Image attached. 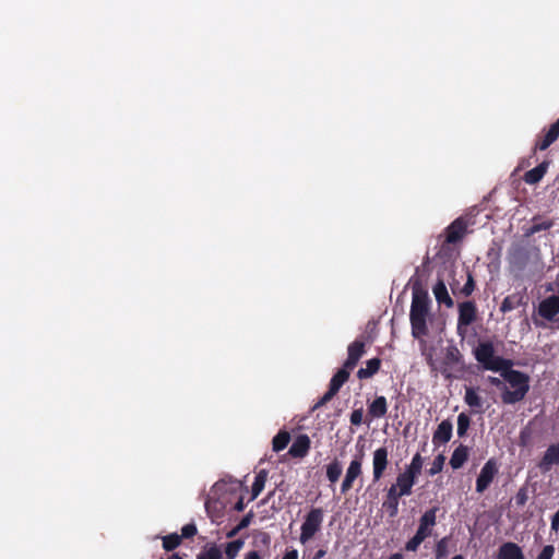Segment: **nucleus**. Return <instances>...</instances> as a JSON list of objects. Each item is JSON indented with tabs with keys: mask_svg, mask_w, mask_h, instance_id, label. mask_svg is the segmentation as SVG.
Masks as SVG:
<instances>
[{
	"mask_svg": "<svg viewBox=\"0 0 559 559\" xmlns=\"http://www.w3.org/2000/svg\"><path fill=\"white\" fill-rule=\"evenodd\" d=\"M241 530H238V526H235L231 531H229L227 533V537L228 538H231L234 536H236Z\"/></svg>",
	"mask_w": 559,
	"mask_h": 559,
	"instance_id": "54",
	"label": "nucleus"
},
{
	"mask_svg": "<svg viewBox=\"0 0 559 559\" xmlns=\"http://www.w3.org/2000/svg\"><path fill=\"white\" fill-rule=\"evenodd\" d=\"M489 382L497 386V388H502L503 391L507 389V386L503 384V382L499 379V378H496V377H489L488 378Z\"/></svg>",
	"mask_w": 559,
	"mask_h": 559,
	"instance_id": "49",
	"label": "nucleus"
},
{
	"mask_svg": "<svg viewBox=\"0 0 559 559\" xmlns=\"http://www.w3.org/2000/svg\"><path fill=\"white\" fill-rule=\"evenodd\" d=\"M444 462H445V456L443 454L437 455L431 464V467L428 471V474L430 476H433V475L440 473L443 468Z\"/></svg>",
	"mask_w": 559,
	"mask_h": 559,
	"instance_id": "37",
	"label": "nucleus"
},
{
	"mask_svg": "<svg viewBox=\"0 0 559 559\" xmlns=\"http://www.w3.org/2000/svg\"><path fill=\"white\" fill-rule=\"evenodd\" d=\"M283 559H298V552H297V550H295V549H294V550L287 551V552L284 555Z\"/></svg>",
	"mask_w": 559,
	"mask_h": 559,
	"instance_id": "52",
	"label": "nucleus"
},
{
	"mask_svg": "<svg viewBox=\"0 0 559 559\" xmlns=\"http://www.w3.org/2000/svg\"><path fill=\"white\" fill-rule=\"evenodd\" d=\"M198 559H222V552L217 547H211L205 554L199 555Z\"/></svg>",
	"mask_w": 559,
	"mask_h": 559,
	"instance_id": "39",
	"label": "nucleus"
},
{
	"mask_svg": "<svg viewBox=\"0 0 559 559\" xmlns=\"http://www.w3.org/2000/svg\"><path fill=\"white\" fill-rule=\"evenodd\" d=\"M559 463V442L548 447L543 459L538 463V467L543 473L551 469V466Z\"/></svg>",
	"mask_w": 559,
	"mask_h": 559,
	"instance_id": "10",
	"label": "nucleus"
},
{
	"mask_svg": "<svg viewBox=\"0 0 559 559\" xmlns=\"http://www.w3.org/2000/svg\"><path fill=\"white\" fill-rule=\"evenodd\" d=\"M361 459L362 454L350 462L341 487L343 493L352 488L354 480L361 474Z\"/></svg>",
	"mask_w": 559,
	"mask_h": 559,
	"instance_id": "8",
	"label": "nucleus"
},
{
	"mask_svg": "<svg viewBox=\"0 0 559 559\" xmlns=\"http://www.w3.org/2000/svg\"><path fill=\"white\" fill-rule=\"evenodd\" d=\"M551 530L555 532L559 531V510L552 515Z\"/></svg>",
	"mask_w": 559,
	"mask_h": 559,
	"instance_id": "48",
	"label": "nucleus"
},
{
	"mask_svg": "<svg viewBox=\"0 0 559 559\" xmlns=\"http://www.w3.org/2000/svg\"><path fill=\"white\" fill-rule=\"evenodd\" d=\"M369 413L373 417H382L386 413V400L384 396L377 397L369 406Z\"/></svg>",
	"mask_w": 559,
	"mask_h": 559,
	"instance_id": "25",
	"label": "nucleus"
},
{
	"mask_svg": "<svg viewBox=\"0 0 559 559\" xmlns=\"http://www.w3.org/2000/svg\"><path fill=\"white\" fill-rule=\"evenodd\" d=\"M530 439H531V430L528 428L523 429L520 433V444L523 447L527 445Z\"/></svg>",
	"mask_w": 559,
	"mask_h": 559,
	"instance_id": "47",
	"label": "nucleus"
},
{
	"mask_svg": "<svg viewBox=\"0 0 559 559\" xmlns=\"http://www.w3.org/2000/svg\"><path fill=\"white\" fill-rule=\"evenodd\" d=\"M436 300L439 304H444L448 308H452L454 302L451 296L448 293L447 286L442 278H439L436 285L432 288Z\"/></svg>",
	"mask_w": 559,
	"mask_h": 559,
	"instance_id": "16",
	"label": "nucleus"
},
{
	"mask_svg": "<svg viewBox=\"0 0 559 559\" xmlns=\"http://www.w3.org/2000/svg\"><path fill=\"white\" fill-rule=\"evenodd\" d=\"M415 479H416L415 477L407 474L406 472L401 473L396 478V484L394 485V486H396V490H397L399 495H402V496L411 495L412 487L415 484Z\"/></svg>",
	"mask_w": 559,
	"mask_h": 559,
	"instance_id": "18",
	"label": "nucleus"
},
{
	"mask_svg": "<svg viewBox=\"0 0 559 559\" xmlns=\"http://www.w3.org/2000/svg\"><path fill=\"white\" fill-rule=\"evenodd\" d=\"M242 546L243 542L241 539L228 543L225 549L226 557L228 559H235Z\"/></svg>",
	"mask_w": 559,
	"mask_h": 559,
	"instance_id": "32",
	"label": "nucleus"
},
{
	"mask_svg": "<svg viewBox=\"0 0 559 559\" xmlns=\"http://www.w3.org/2000/svg\"><path fill=\"white\" fill-rule=\"evenodd\" d=\"M349 373L350 370L345 367L341 368L331 379L329 389L336 394L341 386L348 380Z\"/></svg>",
	"mask_w": 559,
	"mask_h": 559,
	"instance_id": "23",
	"label": "nucleus"
},
{
	"mask_svg": "<svg viewBox=\"0 0 559 559\" xmlns=\"http://www.w3.org/2000/svg\"><path fill=\"white\" fill-rule=\"evenodd\" d=\"M253 519V513L252 512H249L248 514H246L241 521L238 523V530H243L246 527H248L251 523Z\"/></svg>",
	"mask_w": 559,
	"mask_h": 559,
	"instance_id": "46",
	"label": "nucleus"
},
{
	"mask_svg": "<svg viewBox=\"0 0 559 559\" xmlns=\"http://www.w3.org/2000/svg\"><path fill=\"white\" fill-rule=\"evenodd\" d=\"M325 554H326V551H325V550L320 549V550H318V551L316 552V555H314L313 559H321V558H323V557L325 556Z\"/></svg>",
	"mask_w": 559,
	"mask_h": 559,
	"instance_id": "56",
	"label": "nucleus"
},
{
	"mask_svg": "<svg viewBox=\"0 0 559 559\" xmlns=\"http://www.w3.org/2000/svg\"><path fill=\"white\" fill-rule=\"evenodd\" d=\"M442 373H443V374L445 376V378H448V379L451 377V374H450V373H447V370H443V371H442Z\"/></svg>",
	"mask_w": 559,
	"mask_h": 559,
	"instance_id": "60",
	"label": "nucleus"
},
{
	"mask_svg": "<svg viewBox=\"0 0 559 559\" xmlns=\"http://www.w3.org/2000/svg\"><path fill=\"white\" fill-rule=\"evenodd\" d=\"M475 358L487 370L500 371L501 377L512 386L513 391L508 388L502 392L501 399L506 404H515L524 399L528 392L530 378L527 374L511 369L512 360L495 356L492 343L483 342L474 350Z\"/></svg>",
	"mask_w": 559,
	"mask_h": 559,
	"instance_id": "1",
	"label": "nucleus"
},
{
	"mask_svg": "<svg viewBox=\"0 0 559 559\" xmlns=\"http://www.w3.org/2000/svg\"><path fill=\"white\" fill-rule=\"evenodd\" d=\"M452 559H464V557H463V556H461V555H456V556H454Z\"/></svg>",
	"mask_w": 559,
	"mask_h": 559,
	"instance_id": "61",
	"label": "nucleus"
},
{
	"mask_svg": "<svg viewBox=\"0 0 559 559\" xmlns=\"http://www.w3.org/2000/svg\"><path fill=\"white\" fill-rule=\"evenodd\" d=\"M497 473L498 467L496 462L493 460L487 461L477 477L476 491L479 493L484 492L489 487Z\"/></svg>",
	"mask_w": 559,
	"mask_h": 559,
	"instance_id": "6",
	"label": "nucleus"
},
{
	"mask_svg": "<svg viewBox=\"0 0 559 559\" xmlns=\"http://www.w3.org/2000/svg\"><path fill=\"white\" fill-rule=\"evenodd\" d=\"M497 559H524V555L516 544L509 542L500 546Z\"/></svg>",
	"mask_w": 559,
	"mask_h": 559,
	"instance_id": "14",
	"label": "nucleus"
},
{
	"mask_svg": "<svg viewBox=\"0 0 559 559\" xmlns=\"http://www.w3.org/2000/svg\"><path fill=\"white\" fill-rule=\"evenodd\" d=\"M418 532H421L424 534H426V536H430L431 535V532H432V527L428 526V525H425V524H421L419 523V526H418Z\"/></svg>",
	"mask_w": 559,
	"mask_h": 559,
	"instance_id": "51",
	"label": "nucleus"
},
{
	"mask_svg": "<svg viewBox=\"0 0 559 559\" xmlns=\"http://www.w3.org/2000/svg\"><path fill=\"white\" fill-rule=\"evenodd\" d=\"M389 461H388V450L386 448L382 447L377 449L373 452V459H372V467H373V480L378 481L382 476L388 467Z\"/></svg>",
	"mask_w": 559,
	"mask_h": 559,
	"instance_id": "7",
	"label": "nucleus"
},
{
	"mask_svg": "<svg viewBox=\"0 0 559 559\" xmlns=\"http://www.w3.org/2000/svg\"><path fill=\"white\" fill-rule=\"evenodd\" d=\"M555 552V548L551 545H547L543 548L536 559H551Z\"/></svg>",
	"mask_w": 559,
	"mask_h": 559,
	"instance_id": "43",
	"label": "nucleus"
},
{
	"mask_svg": "<svg viewBox=\"0 0 559 559\" xmlns=\"http://www.w3.org/2000/svg\"><path fill=\"white\" fill-rule=\"evenodd\" d=\"M421 467L423 459L419 453H416L405 472L416 478V476L420 474Z\"/></svg>",
	"mask_w": 559,
	"mask_h": 559,
	"instance_id": "31",
	"label": "nucleus"
},
{
	"mask_svg": "<svg viewBox=\"0 0 559 559\" xmlns=\"http://www.w3.org/2000/svg\"><path fill=\"white\" fill-rule=\"evenodd\" d=\"M521 305H523V298L521 296H516V295L508 296L503 299V301L500 306V311L504 313V312L513 310L514 308H516Z\"/></svg>",
	"mask_w": 559,
	"mask_h": 559,
	"instance_id": "27",
	"label": "nucleus"
},
{
	"mask_svg": "<svg viewBox=\"0 0 559 559\" xmlns=\"http://www.w3.org/2000/svg\"><path fill=\"white\" fill-rule=\"evenodd\" d=\"M336 394L333 393L330 389L328 392L324 393V395L313 405L312 409H317L323 405H325L328 402H330Z\"/></svg>",
	"mask_w": 559,
	"mask_h": 559,
	"instance_id": "41",
	"label": "nucleus"
},
{
	"mask_svg": "<svg viewBox=\"0 0 559 559\" xmlns=\"http://www.w3.org/2000/svg\"><path fill=\"white\" fill-rule=\"evenodd\" d=\"M365 353V344L360 341H355L348 346V357L344 362L343 367L348 370H353L357 365L358 360Z\"/></svg>",
	"mask_w": 559,
	"mask_h": 559,
	"instance_id": "11",
	"label": "nucleus"
},
{
	"mask_svg": "<svg viewBox=\"0 0 559 559\" xmlns=\"http://www.w3.org/2000/svg\"><path fill=\"white\" fill-rule=\"evenodd\" d=\"M549 160H544L535 168L528 170L524 175V181L528 185H536L538 183L545 174L547 173V169L549 167Z\"/></svg>",
	"mask_w": 559,
	"mask_h": 559,
	"instance_id": "15",
	"label": "nucleus"
},
{
	"mask_svg": "<svg viewBox=\"0 0 559 559\" xmlns=\"http://www.w3.org/2000/svg\"><path fill=\"white\" fill-rule=\"evenodd\" d=\"M246 559H261L260 555L258 551H250L248 555H247V558Z\"/></svg>",
	"mask_w": 559,
	"mask_h": 559,
	"instance_id": "55",
	"label": "nucleus"
},
{
	"mask_svg": "<svg viewBox=\"0 0 559 559\" xmlns=\"http://www.w3.org/2000/svg\"><path fill=\"white\" fill-rule=\"evenodd\" d=\"M310 448V439L307 435H300L296 438L289 448V454L293 457H304Z\"/></svg>",
	"mask_w": 559,
	"mask_h": 559,
	"instance_id": "13",
	"label": "nucleus"
},
{
	"mask_svg": "<svg viewBox=\"0 0 559 559\" xmlns=\"http://www.w3.org/2000/svg\"><path fill=\"white\" fill-rule=\"evenodd\" d=\"M414 537H416L417 539H419V540H421V542H424V540L427 538L426 534H424V533H421V532H418V531L416 532V534L414 535Z\"/></svg>",
	"mask_w": 559,
	"mask_h": 559,
	"instance_id": "57",
	"label": "nucleus"
},
{
	"mask_svg": "<svg viewBox=\"0 0 559 559\" xmlns=\"http://www.w3.org/2000/svg\"><path fill=\"white\" fill-rule=\"evenodd\" d=\"M423 542L417 539L416 537H412L406 544H405V550L407 551H416L419 547V545Z\"/></svg>",
	"mask_w": 559,
	"mask_h": 559,
	"instance_id": "44",
	"label": "nucleus"
},
{
	"mask_svg": "<svg viewBox=\"0 0 559 559\" xmlns=\"http://www.w3.org/2000/svg\"><path fill=\"white\" fill-rule=\"evenodd\" d=\"M290 440V435L287 431L278 432L273 439V450L275 452L284 450Z\"/></svg>",
	"mask_w": 559,
	"mask_h": 559,
	"instance_id": "29",
	"label": "nucleus"
},
{
	"mask_svg": "<svg viewBox=\"0 0 559 559\" xmlns=\"http://www.w3.org/2000/svg\"><path fill=\"white\" fill-rule=\"evenodd\" d=\"M526 499H527V497H526L525 490L521 489L516 495L518 504L523 506L526 502Z\"/></svg>",
	"mask_w": 559,
	"mask_h": 559,
	"instance_id": "50",
	"label": "nucleus"
},
{
	"mask_svg": "<svg viewBox=\"0 0 559 559\" xmlns=\"http://www.w3.org/2000/svg\"><path fill=\"white\" fill-rule=\"evenodd\" d=\"M547 290H548V292H549V290H552V285H551V284H549V285L547 286Z\"/></svg>",
	"mask_w": 559,
	"mask_h": 559,
	"instance_id": "62",
	"label": "nucleus"
},
{
	"mask_svg": "<svg viewBox=\"0 0 559 559\" xmlns=\"http://www.w3.org/2000/svg\"><path fill=\"white\" fill-rule=\"evenodd\" d=\"M476 320V307L473 301H464L459 305V330L468 326Z\"/></svg>",
	"mask_w": 559,
	"mask_h": 559,
	"instance_id": "9",
	"label": "nucleus"
},
{
	"mask_svg": "<svg viewBox=\"0 0 559 559\" xmlns=\"http://www.w3.org/2000/svg\"><path fill=\"white\" fill-rule=\"evenodd\" d=\"M323 520L322 509H312L306 516L305 522L301 525L300 542L307 543L313 537V535L320 530Z\"/></svg>",
	"mask_w": 559,
	"mask_h": 559,
	"instance_id": "4",
	"label": "nucleus"
},
{
	"mask_svg": "<svg viewBox=\"0 0 559 559\" xmlns=\"http://www.w3.org/2000/svg\"><path fill=\"white\" fill-rule=\"evenodd\" d=\"M462 361V354L459 348L451 344L445 348V356L443 359V364L447 368L453 369L455 366L460 365Z\"/></svg>",
	"mask_w": 559,
	"mask_h": 559,
	"instance_id": "19",
	"label": "nucleus"
},
{
	"mask_svg": "<svg viewBox=\"0 0 559 559\" xmlns=\"http://www.w3.org/2000/svg\"><path fill=\"white\" fill-rule=\"evenodd\" d=\"M464 400L465 403L472 408H481L483 406L481 397L473 388H466Z\"/></svg>",
	"mask_w": 559,
	"mask_h": 559,
	"instance_id": "28",
	"label": "nucleus"
},
{
	"mask_svg": "<svg viewBox=\"0 0 559 559\" xmlns=\"http://www.w3.org/2000/svg\"><path fill=\"white\" fill-rule=\"evenodd\" d=\"M429 297L426 290L415 284L413 287V300L411 306V324L412 334L415 338H419L428 334L427 318L429 316Z\"/></svg>",
	"mask_w": 559,
	"mask_h": 559,
	"instance_id": "2",
	"label": "nucleus"
},
{
	"mask_svg": "<svg viewBox=\"0 0 559 559\" xmlns=\"http://www.w3.org/2000/svg\"><path fill=\"white\" fill-rule=\"evenodd\" d=\"M449 537H443L437 543L436 559H444L449 555Z\"/></svg>",
	"mask_w": 559,
	"mask_h": 559,
	"instance_id": "34",
	"label": "nucleus"
},
{
	"mask_svg": "<svg viewBox=\"0 0 559 559\" xmlns=\"http://www.w3.org/2000/svg\"><path fill=\"white\" fill-rule=\"evenodd\" d=\"M389 559H403V555L400 552L393 554Z\"/></svg>",
	"mask_w": 559,
	"mask_h": 559,
	"instance_id": "58",
	"label": "nucleus"
},
{
	"mask_svg": "<svg viewBox=\"0 0 559 559\" xmlns=\"http://www.w3.org/2000/svg\"><path fill=\"white\" fill-rule=\"evenodd\" d=\"M466 230V224L463 219H455L447 229V242L455 243L463 238Z\"/></svg>",
	"mask_w": 559,
	"mask_h": 559,
	"instance_id": "12",
	"label": "nucleus"
},
{
	"mask_svg": "<svg viewBox=\"0 0 559 559\" xmlns=\"http://www.w3.org/2000/svg\"><path fill=\"white\" fill-rule=\"evenodd\" d=\"M350 423L359 426L362 423V409H355L350 415Z\"/></svg>",
	"mask_w": 559,
	"mask_h": 559,
	"instance_id": "45",
	"label": "nucleus"
},
{
	"mask_svg": "<svg viewBox=\"0 0 559 559\" xmlns=\"http://www.w3.org/2000/svg\"><path fill=\"white\" fill-rule=\"evenodd\" d=\"M452 436V424L450 420H443L439 424L437 430L433 433L435 442L447 443Z\"/></svg>",
	"mask_w": 559,
	"mask_h": 559,
	"instance_id": "20",
	"label": "nucleus"
},
{
	"mask_svg": "<svg viewBox=\"0 0 559 559\" xmlns=\"http://www.w3.org/2000/svg\"><path fill=\"white\" fill-rule=\"evenodd\" d=\"M474 288H475V282H474V278H473L472 274H471V273H468V275H467V281H466L465 285L463 286V288H462L461 293H462L464 296H466V297H467V296H469V295L473 293Z\"/></svg>",
	"mask_w": 559,
	"mask_h": 559,
	"instance_id": "40",
	"label": "nucleus"
},
{
	"mask_svg": "<svg viewBox=\"0 0 559 559\" xmlns=\"http://www.w3.org/2000/svg\"><path fill=\"white\" fill-rule=\"evenodd\" d=\"M438 511L437 507H433L427 510L420 518L419 523L428 525L432 527L436 524V513Z\"/></svg>",
	"mask_w": 559,
	"mask_h": 559,
	"instance_id": "35",
	"label": "nucleus"
},
{
	"mask_svg": "<svg viewBox=\"0 0 559 559\" xmlns=\"http://www.w3.org/2000/svg\"><path fill=\"white\" fill-rule=\"evenodd\" d=\"M342 474V465L337 460H334L326 467V477L331 483H335L338 480Z\"/></svg>",
	"mask_w": 559,
	"mask_h": 559,
	"instance_id": "30",
	"label": "nucleus"
},
{
	"mask_svg": "<svg viewBox=\"0 0 559 559\" xmlns=\"http://www.w3.org/2000/svg\"><path fill=\"white\" fill-rule=\"evenodd\" d=\"M559 138V119L552 123L545 134L543 141L536 146L540 151L548 148Z\"/></svg>",
	"mask_w": 559,
	"mask_h": 559,
	"instance_id": "21",
	"label": "nucleus"
},
{
	"mask_svg": "<svg viewBox=\"0 0 559 559\" xmlns=\"http://www.w3.org/2000/svg\"><path fill=\"white\" fill-rule=\"evenodd\" d=\"M266 478H267V472L265 469H261L257 474L254 483L252 485V497H251L252 500H254L260 495V492L263 490V488L265 486Z\"/></svg>",
	"mask_w": 559,
	"mask_h": 559,
	"instance_id": "26",
	"label": "nucleus"
},
{
	"mask_svg": "<svg viewBox=\"0 0 559 559\" xmlns=\"http://www.w3.org/2000/svg\"><path fill=\"white\" fill-rule=\"evenodd\" d=\"M540 251L537 247L513 245L509 251V263L512 270L522 272L531 263L539 264Z\"/></svg>",
	"mask_w": 559,
	"mask_h": 559,
	"instance_id": "3",
	"label": "nucleus"
},
{
	"mask_svg": "<svg viewBox=\"0 0 559 559\" xmlns=\"http://www.w3.org/2000/svg\"><path fill=\"white\" fill-rule=\"evenodd\" d=\"M552 226V222L551 221H548V222H543V223H538V224H534L532 227H530L526 233H525V236L526 237H530L536 233H539L542 230H547L549 229L550 227Z\"/></svg>",
	"mask_w": 559,
	"mask_h": 559,
	"instance_id": "38",
	"label": "nucleus"
},
{
	"mask_svg": "<svg viewBox=\"0 0 559 559\" xmlns=\"http://www.w3.org/2000/svg\"><path fill=\"white\" fill-rule=\"evenodd\" d=\"M168 559H182L178 554H174Z\"/></svg>",
	"mask_w": 559,
	"mask_h": 559,
	"instance_id": "59",
	"label": "nucleus"
},
{
	"mask_svg": "<svg viewBox=\"0 0 559 559\" xmlns=\"http://www.w3.org/2000/svg\"><path fill=\"white\" fill-rule=\"evenodd\" d=\"M234 509H235L236 511H238V512L243 511V509H245V504H243V499H242V498H240V499L236 502V504H235Z\"/></svg>",
	"mask_w": 559,
	"mask_h": 559,
	"instance_id": "53",
	"label": "nucleus"
},
{
	"mask_svg": "<svg viewBox=\"0 0 559 559\" xmlns=\"http://www.w3.org/2000/svg\"><path fill=\"white\" fill-rule=\"evenodd\" d=\"M402 495H399L396 490V486H391L388 490L386 500L383 502V508L388 510L389 515L391 518L396 516L399 512V498Z\"/></svg>",
	"mask_w": 559,
	"mask_h": 559,
	"instance_id": "17",
	"label": "nucleus"
},
{
	"mask_svg": "<svg viewBox=\"0 0 559 559\" xmlns=\"http://www.w3.org/2000/svg\"><path fill=\"white\" fill-rule=\"evenodd\" d=\"M181 537L177 534H170L163 538V547L167 551L174 550L179 546Z\"/></svg>",
	"mask_w": 559,
	"mask_h": 559,
	"instance_id": "33",
	"label": "nucleus"
},
{
	"mask_svg": "<svg viewBox=\"0 0 559 559\" xmlns=\"http://www.w3.org/2000/svg\"><path fill=\"white\" fill-rule=\"evenodd\" d=\"M469 423H471L469 417L466 414L461 413L459 415V417H457V435L460 437H463L466 433V431L469 427Z\"/></svg>",
	"mask_w": 559,
	"mask_h": 559,
	"instance_id": "36",
	"label": "nucleus"
},
{
	"mask_svg": "<svg viewBox=\"0 0 559 559\" xmlns=\"http://www.w3.org/2000/svg\"><path fill=\"white\" fill-rule=\"evenodd\" d=\"M537 312L547 321H556V317L559 314V295H551L542 300Z\"/></svg>",
	"mask_w": 559,
	"mask_h": 559,
	"instance_id": "5",
	"label": "nucleus"
},
{
	"mask_svg": "<svg viewBox=\"0 0 559 559\" xmlns=\"http://www.w3.org/2000/svg\"><path fill=\"white\" fill-rule=\"evenodd\" d=\"M467 457H468V449H467V447L461 444L452 453V456L450 459V465L452 466L453 469H457L463 466V464L466 462Z\"/></svg>",
	"mask_w": 559,
	"mask_h": 559,
	"instance_id": "22",
	"label": "nucleus"
},
{
	"mask_svg": "<svg viewBox=\"0 0 559 559\" xmlns=\"http://www.w3.org/2000/svg\"><path fill=\"white\" fill-rule=\"evenodd\" d=\"M197 534V526L194 524H187L181 530V536L183 538L193 537Z\"/></svg>",
	"mask_w": 559,
	"mask_h": 559,
	"instance_id": "42",
	"label": "nucleus"
},
{
	"mask_svg": "<svg viewBox=\"0 0 559 559\" xmlns=\"http://www.w3.org/2000/svg\"><path fill=\"white\" fill-rule=\"evenodd\" d=\"M381 360L379 358H372L367 361L366 368H360L357 372L359 379L371 378L380 369Z\"/></svg>",
	"mask_w": 559,
	"mask_h": 559,
	"instance_id": "24",
	"label": "nucleus"
}]
</instances>
